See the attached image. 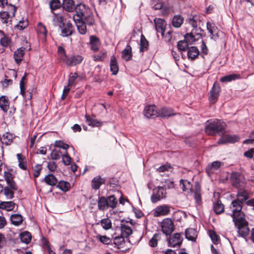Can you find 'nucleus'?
Returning a JSON list of instances; mask_svg holds the SVG:
<instances>
[{
  "mask_svg": "<svg viewBox=\"0 0 254 254\" xmlns=\"http://www.w3.org/2000/svg\"><path fill=\"white\" fill-rule=\"evenodd\" d=\"M181 185H182L183 191L191 193L193 194L196 206H201L202 204L201 197V188L200 184L198 182H195L193 186L191 182L187 180L181 179L180 181Z\"/></svg>",
  "mask_w": 254,
  "mask_h": 254,
  "instance_id": "obj_1",
  "label": "nucleus"
},
{
  "mask_svg": "<svg viewBox=\"0 0 254 254\" xmlns=\"http://www.w3.org/2000/svg\"><path fill=\"white\" fill-rule=\"evenodd\" d=\"M76 13L73 15V20L85 21L88 25H93L95 20L92 10L85 4L80 3L76 6Z\"/></svg>",
  "mask_w": 254,
  "mask_h": 254,
  "instance_id": "obj_2",
  "label": "nucleus"
},
{
  "mask_svg": "<svg viewBox=\"0 0 254 254\" xmlns=\"http://www.w3.org/2000/svg\"><path fill=\"white\" fill-rule=\"evenodd\" d=\"M226 124L218 120H208L205 127V132L209 135H224L226 132Z\"/></svg>",
  "mask_w": 254,
  "mask_h": 254,
  "instance_id": "obj_3",
  "label": "nucleus"
},
{
  "mask_svg": "<svg viewBox=\"0 0 254 254\" xmlns=\"http://www.w3.org/2000/svg\"><path fill=\"white\" fill-rule=\"evenodd\" d=\"M58 53L60 59L69 67L80 64L84 59V58L79 55H72L70 56L67 55L64 49L62 46L59 47Z\"/></svg>",
  "mask_w": 254,
  "mask_h": 254,
  "instance_id": "obj_4",
  "label": "nucleus"
},
{
  "mask_svg": "<svg viewBox=\"0 0 254 254\" xmlns=\"http://www.w3.org/2000/svg\"><path fill=\"white\" fill-rule=\"evenodd\" d=\"M230 182L232 186L237 189H244L246 187L247 181L244 175L238 172H232L230 176Z\"/></svg>",
  "mask_w": 254,
  "mask_h": 254,
  "instance_id": "obj_5",
  "label": "nucleus"
},
{
  "mask_svg": "<svg viewBox=\"0 0 254 254\" xmlns=\"http://www.w3.org/2000/svg\"><path fill=\"white\" fill-rule=\"evenodd\" d=\"M221 91V87L217 81H215L209 92V101L211 104H215L218 100Z\"/></svg>",
  "mask_w": 254,
  "mask_h": 254,
  "instance_id": "obj_6",
  "label": "nucleus"
},
{
  "mask_svg": "<svg viewBox=\"0 0 254 254\" xmlns=\"http://www.w3.org/2000/svg\"><path fill=\"white\" fill-rule=\"evenodd\" d=\"M162 232L166 236L171 235L175 229V225L173 220L169 218L164 219L161 224Z\"/></svg>",
  "mask_w": 254,
  "mask_h": 254,
  "instance_id": "obj_7",
  "label": "nucleus"
},
{
  "mask_svg": "<svg viewBox=\"0 0 254 254\" xmlns=\"http://www.w3.org/2000/svg\"><path fill=\"white\" fill-rule=\"evenodd\" d=\"M169 236L167 239L168 246L175 248L179 247L182 245L183 238L181 233H176Z\"/></svg>",
  "mask_w": 254,
  "mask_h": 254,
  "instance_id": "obj_8",
  "label": "nucleus"
},
{
  "mask_svg": "<svg viewBox=\"0 0 254 254\" xmlns=\"http://www.w3.org/2000/svg\"><path fill=\"white\" fill-rule=\"evenodd\" d=\"M166 190L163 187H158L153 190V193L151 196V200L152 203H155L160 200L161 199L166 197Z\"/></svg>",
  "mask_w": 254,
  "mask_h": 254,
  "instance_id": "obj_9",
  "label": "nucleus"
},
{
  "mask_svg": "<svg viewBox=\"0 0 254 254\" xmlns=\"http://www.w3.org/2000/svg\"><path fill=\"white\" fill-rule=\"evenodd\" d=\"M171 206L167 204L159 205L155 208L153 211V214L154 217H160L166 216L171 212Z\"/></svg>",
  "mask_w": 254,
  "mask_h": 254,
  "instance_id": "obj_10",
  "label": "nucleus"
},
{
  "mask_svg": "<svg viewBox=\"0 0 254 254\" xmlns=\"http://www.w3.org/2000/svg\"><path fill=\"white\" fill-rule=\"evenodd\" d=\"M61 30V36L63 37H67L72 35L75 32L74 27L70 22L67 21L59 27Z\"/></svg>",
  "mask_w": 254,
  "mask_h": 254,
  "instance_id": "obj_11",
  "label": "nucleus"
},
{
  "mask_svg": "<svg viewBox=\"0 0 254 254\" xmlns=\"http://www.w3.org/2000/svg\"><path fill=\"white\" fill-rule=\"evenodd\" d=\"M227 214L230 215L232 218L235 226L243 224L244 222L247 221L245 218V214L242 210L237 212L234 211V212L227 213Z\"/></svg>",
  "mask_w": 254,
  "mask_h": 254,
  "instance_id": "obj_12",
  "label": "nucleus"
},
{
  "mask_svg": "<svg viewBox=\"0 0 254 254\" xmlns=\"http://www.w3.org/2000/svg\"><path fill=\"white\" fill-rule=\"evenodd\" d=\"M154 22L156 31L158 33H161L162 36L164 37L165 36V29L167 26L166 21L162 18H155L154 19Z\"/></svg>",
  "mask_w": 254,
  "mask_h": 254,
  "instance_id": "obj_13",
  "label": "nucleus"
},
{
  "mask_svg": "<svg viewBox=\"0 0 254 254\" xmlns=\"http://www.w3.org/2000/svg\"><path fill=\"white\" fill-rule=\"evenodd\" d=\"M206 28L210 33V39L216 41L219 38L220 30L214 24L211 23L209 21L206 23Z\"/></svg>",
  "mask_w": 254,
  "mask_h": 254,
  "instance_id": "obj_14",
  "label": "nucleus"
},
{
  "mask_svg": "<svg viewBox=\"0 0 254 254\" xmlns=\"http://www.w3.org/2000/svg\"><path fill=\"white\" fill-rule=\"evenodd\" d=\"M144 116L148 118H155L158 116V110L154 105L146 106L143 111Z\"/></svg>",
  "mask_w": 254,
  "mask_h": 254,
  "instance_id": "obj_15",
  "label": "nucleus"
},
{
  "mask_svg": "<svg viewBox=\"0 0 254 254\" xmlns=\"http://www.w3.org/2000/svg\"><path fill=\"white\" fill-rule=\"evenodd\" d=\"M177 114L174 112V110L170 107H164L158 110V117L162 118H168L174 116Z\"/></svg>",
  "mask_w": 254,
  "mask_h": 254,
  "instance_id": "obj_16",
  "label": "nucleus"
},
{
  "mask_svg": "<svg viewBox=\"0 0 254 254\" xmlns=\"http://www.w3.org/2000/svg\"><path fill=\"white\" fill-rule=\"evenodd\" d=\"M248 224V222L246 221L244 222L243 224L235 226L238 229L239 236H241L243 238H245L248 236L250 233Z\"/></svg>",
  "mask_w": 254,
  "mask_h": 254,
  "instance_id": "obj_17",
  "label": "nucleus"
},
{
  "mask_svg": "<svg viewBox=\"0 0 254 254\" xmlns=\"http://www.w3.org/2000/svg\"><path fill=\"white\" fill-rule=\"evenodd\" d=\"M240 137L237 135L227 134L224 137H221L218 141V144H223L226 143H235L240 140Z\"/></svg>",
  "mask_w": 254,
  "mask_h": 254,
  "instance_id": "obj_18",
  "label": "nucleus"
},
{
  "mask_svg": "<svg viewBox=\"0 0 254 254\" xmlns=\"http://www.w3.org/2000/svg\"><path fill=\"white\" fill-rule=\"evenodd\" d=\"M90 47L91 50L94 52H97L99 49L101 45V42L98 37L95 35H91L89 37Z\"/></svg>",
  "mask_w": 254,
  "mask_h": 254,
  "instance_id": "obj_19",
  "label": "nucleus"
},
{
  "mask_svg": "<svg viewBox=\"0 0 254 254\" xmlns=\"http://www.w3.org/2000/svg\"><path fill=\"white\" fill-rule=\"evenodd\" d=\"M3 177L7 185L9 187L15 190H17V186L13 180V175L9 171H5L4 172Z\"/></svg>",
  "mask_w": 254,
  "mask_h": 254,
  "instance_id": "obj_20",
  "label": "nucleus"
},
{
  "mask_svg": "<svg viewBox=\"0 0 254 254\" xmlns=\"http://www.w3.org/2000/svg\"><path fill=\"white\" fill-rule=\"evenodd\" d=\"M105 182V178H102L100 175L97 176L93 178L91 181V187L94 190H98L100 189L101 186L104 184Z\"/></svg>",
  "mask_w": 254,
  "mask_h": 254,
  "instance_id": "obj_21",
  "label": "nucleus"
},
{
  "mask_svg": "<svg viewBox=\"0 0 254 254\" xmlns=\"http://www.w3.org/2000/svg\"><path fill=\"white\" fill-rule=\"evenodd\" d=\"M25 48L24 47H20L18 48L14 53L13 57L15 63L19 65L22 61L25 52Z\"/></svg>",
  "mask_w": 254,
  "mask_h": 254,
  "instance_id": "obj_22",
  "label": "nucleus"
},
{
  "mask_svg": "<svg viewBox=\"0 0 254 254\" xmlns=\"http://www.w3.org/2000/svg\"><path fill=\"white\" fill-rule=\"evenodd\" d=\"M238 192L236 195L237 198L242 203H244L248 200L250 198V194L249 191L244 189H237Z\"/></svg>",
  "mask_w": 254,
  "mask_h": 254,
  "instance_id": "obj_23",
  "label": "nucleus"
},
{
  "mask_svg": "<svg viewBox=\"0 0 254 254\" xmlns=\"http://www.w3.org/2000/svg\"><path fill=\"white\" fill-rule=\"evenodd\" d=\"M223 165V163L219 161H214L207 166L205 171L208 175H210L213 173L214 171L217 170Z\"/></svg>",
  "mask_w": 254,
  "mask_h": 254,
  "instance_id": "obj_24",
  "label": "nucleus"
},
{
  "mask_svg": "<svg viewBox=\"0 0 254 254\" xmlns=\"http://www.w3.org/2000/svg\"><path fill=\"white\" fill-rule=\"evenodd\" d=\"M14 138L15 136L13 134L6 132L1 136V142L2 145H10L13 142Z\"/></svg>",
  "mask_w": 254,
  "mask_h": 254,
  "instance_id": "obj_25",
  "label": "nucleus"
},
{
  "mask_svg": "<svg viewBox=\"0 0 254 254\" xmlns=\"http://www.w3.org/2000/svg\"><path fill=\"white\" fill-rule=\"evenodd\" d=\"M62 7L64 9L68 12L76 11L75 2L73 0H63Z\"/></svg>",
  "mask_w": 254,
  "mask_h": 254,
  "instance_id": "obj_26",
  "label": "nucleus"
},
{
  "mask_svg": "<svg viewBox=\"0 0 254 254\" xmlns=\"http://www.w3.org/2000/svg\"><path fill=\"white\" fill-rule=\"evenodd\" d=\"M197 237V232L194 228H188L185 231V237L189 241L195 242Z\"/></svg>",
  "mask_w": 254,
  "mask_h": 254,
  "instance_id": "obj_27",
  "label": "nucleus"
},
{
  "mask_svg": "<svg viewBox=\"0 0 254 254\" xmlns=\"http://www.w3.org/2000/svg\"><path fill=\"white\" fill-rule=\"evenodd\" d=\"M199 54L200 52L197 47L192 46L188 48L187 56L189 60H194Z\"/></svg>",
  "mask_w": 254,
  "mask_h": 254,
  "instance_id": "obj_28",
  "label": "nucleus"
},
{
  "mask_svg": "<svg viewBox=\"0 0 254 254\" xmlns=\"http://www.w3.org/2000/svg\"><path fill=\"white\" fill-rule=\"evenodd\" d=\"M16 157L18 162V167L23 170H27V162L25 156L21 153L16 154Z\"/></svg>",
  "mask_w": 254,
  "mask_h": 254,
  "instance_id": "obj_29",
  "label": "nucleus"
},
{
  "mask_svg": "<svg viewBox=\"0 0 254 254\" xmlns=\"http://www.w3.org/2000/svg\"><path fill=\"white\" fill-rule=\"evenodd\" d=\"M110 71L113 75H116L119 70V67L117 60L114 55L111 57L110 63Z\"/></svg>",
  "mask_w": 254,
  "mask_h": 254,
  "instance_id": "obj_30",
  "label": "nucleus"
},
{
  "mask_svg": "<svg viewBox=\"0 0 254 254\" xmlns=\"http://www.w3.org/2000/svg\"><path fill=\"white\" fill-rule=\"evenodd\" d=\"M37 32L39 37L46 41L47 35V30L46 26L41 22H39L37 26Z\"/></svg>",
  "mask_w": 254,
  "mask_h": 254,
  "instance_id": "obj_31",
  "label": "nucleus"
},
{
  "mask_svg": "<svg viewBox=\"0 0 254 254\" xmlns=\"http://www.w3.org/2000/svg\"><path fill=\"white\" fill-rule=\"evenodd\" d=\"M85 118L88 126L92 127H100L103 125V122L91 118L87 115H85Z\"/></svg>",
  "mask_w": 254,
  "mask_h": 254,
  "instance_id": "obj_32",
  "label": "nucleus"
},
{
  "mask_svg": "<svg viewBox=\"0 0 254 254\" xmlns=\"http://www.w3.org/2000/svg\"><path fill=\"white\" fill-rule=\"evenodd\" d=\"M9 100L6 96L2 95L0 97V108L4 113H6L9 107Z\"/></svg>",
  "mask_w": 254,
  "mask_h": 254,
  "instance_id": "obj_33",
  "label": "nucleus"
},
{
  "mask_svg": "<svg viewBox=\"0 0 254 254\" xmlns=\"http://www.w3.org/2000/svg\"><path fill=\"white\" fill-rule=\"evenodd\" d=\"M132 57L131 47L128 44L122 51V57L124 60L127 62L132 59Z\"/></svg>",
  "mask_w": 254,
  "mask_h": 254,
  "instance_id": "obj_34",
  "label": "nucleus"
},
{
  "mask_svg": "<svg viewBox=\"0 0 254 254\" xmlns=\"http://www.w3.org/2000/svg\"><path fill=\"white\" fill-rule=\"evenodd\" d=\"M243 203L239 201L237 199L233 200L229 208L231 211V212H237L239 211H242L243 208Z\"/></svg>",
  "mask_w": 254,
  "mask_h": 254,
  "instance_id": "obj_35",
  "label": "nucleus"
},
{
  "mask_svg": "<svg viewBox=\"0 0 254 254\" xmlns=\"http://www.w3.org/2000/svg\"><path fill=\"white\" fill-rule=\"evenodd\" d=\"M125 244V238L121 235L115 237L114 238L113 242H112V246H114V248H116L117 249H119L121 248H123Z\"/></svg>",
  "mask_w": 254,
  "mask_h": 254,
  "instance_id": "obj_36",
  "label": "nucleus"
},
{
  "mask_svg": "<svg viewBox=\"0 0 254 254\" xmlns=\"http://www.w3.org/2000/svg\"><path fill=\"white\" fill-rule=\"evenodd\" d=\"M76 24L78 32L82 35H85L87 32L86 22L82 20H74Z\"/></svg>",
  "mask_w": 254,
  "mask_h": 254,
  "instance_id": "obj_37",
  "label": "nucleus"
},
{
  "mask_svg": "<svg viewBox=\"0 0 254 254\" xmlns=\"http://www.w3.org/2000/svg\"><path fill=\"white\" fill-rule=\"evenodd\" d=\"M121 236L124 238L128 237L132 233L131 227L127 224H121Z\"/></svg>",
  "mask_w": 254,
  "mask_h": 254,
  "instance_id": "obj_38",
  "label": "nucleus"
},
{
  "mask_svg": "<svg viewBox=\"0 0 254 254\" xmlns=\"http://www.w3.org/2000/svg\"><path fill=\"white\" fill-rule=\"evenodd\" d=\"M15 205V203L13 201H0V209L10 211L13 210Z\"/></svg>",
  "mask_w": 254,
  "mask_h": 254,
  "instance_id": "obj_39",
  "label": "nucleus"
},
{
  "mask_svg": "<svg viewBox=\"0 0 254 254\" xmlns=\"http://www.w3.org/2000/svg\"><path fill=\"white\" fill-rule=\"evenodd\" d=\"M97 203L98 209L100 210L104 211L109 208L107 203V199L105 196H102L99 197Z\"/></svg>",
  "mask_w": 254,
  "mask_h": 254,
  "instance_id": "obj_40",
  "label": "nucleus"
},
{
  "mask_svg": "<svg viewBox=\"0 0 254 254\" xmlns=\"http://www.w3.org/2000/svg\"><path fill=\"white\" fill-rule=\"evenodd\" d=\"M23 217L19 214H14L10 216L11 223L16 226L20 225L23 222Z\"/></svg>",
  "mask_w": 254,
  "mask_h": 254,
  "instance_id": "obj_41",
  "label": "nucleus"
},
{
  "mask_svg": "<svg viewBox=\"0 0 254 254\" xmlns=\"http://www.w3.org/2000/svg\"><path fill=\"white\" fill-rule=\"evenodd\" d=\"M241 78V75L239 74H231L222 77L220 78V81L222 82H230L232 80L240 79Z\"/></svg>",
  "mask_w": 254,
  "mask_h": 254,
  "instance_id": "obj_42",
  "label": "nucleus"
},
{
  "mask_svg": "<svg viewBox=\"0 0 254 254\" xmlns=\"http://www.w3.org/2000/svg\"><path fill=\"white\" fill-rule=\"evenodd\" d=\"M46 183L51 186H54L58 183V180L52 174L47 175L44 179Z\"/></svg>",
  "mask_w": 254,
  "mask_h": 254,
  "instance_id": "obj_43",
  "label": "nucleus"
},
{
  "mask_svg": "<svg viewBox=\"0 0 254 254\" xmlns=\"http://www.w3.org/2000/svg\"><path fill=\"white\" fill-rule=\"evenodd\" d=\"M213 208L216 214H220L224 212V205L220 200H218L215 203H214Z\"/></svg>",
  "mask_w": 254,
  "mask_h": 254,
  "instance_id": "obj_44",
  "label": "nucleus"
},
{
  "mask_svg": "<svg viewBox=\"0 0 254 254\" xmlns=\"http://www.w3.org/2000/svg\"><path fill=\"white\" fill-rule=\"evenodd\" d=\"M19 237L21 241L26 244L30 243L32 239L31 233L27 231H24L20 233L19 235Z\"/></svg>",
  "mask_w": 254,
  "mask_h": 254,
  "instance_id": "obj_45",
  "label": "nucleus"
},
{
  "mask_svg": "<svg viewBox=\"0 0 254 254\" xmlns=\"http://www.w3.org/2000/svg\"><path fill=\"white\" fill-rule=\"evenodd\" d=\"M161 239V234L160 233H155L153 235L152 238L149 241V245L152 248L157 246L158 242Z\"/></svg>",
  "mask_w": 254,
  "mask_h": 254,
  "instance_id": "obj_46",
  "label": "nucleus"
},
{
  "mask_svg": "<svg viewBox=\"0 0 254 254\" xmlns=\"http://www.w3.org/2000/svg\"><path fill=\"white\" fill-rule=\"evenodd\" d=\"M12 17L9 16V13L6 11L0 12V18L4 24H7L9 22V24H11V20L10 19Z\"/></svg>",
  "mask_w": 254,
  "mask_h": 254,
  "instance_id": "obj_47",
  "label": "nucleus"
},
{
  "mask_svg": "<svg viewBox=\"0 0 254 254\" xmlns=\"http://www.w3.org/2000/svg\"><path fill=\"white\" fill-rule=\"evenodd\" d=\"M99 224L101 225L104 229L106 230L111 229L112 227L111 221L108 218L102 219L100 222L96 223L97 225Z\"/></svg>",
  "mask_w": 254,
  "mask_h": 254,
  "instance_id": "obj_48",
  "label": "nucleus"
},
{
  "mask_svg": "<svg viewBox=\"0 0 254 254\" xmlns=\"http://www.w3.org/2000/svg\"><path fill=\"white\" fill-rule=\"evenodd\" d=\"M53 13L54 14L53 22L56 23L59 27L60 26L63 25L65 23L64 22V16L59 13H55L53 12Z\"/></svg>",
  "mask_w": 254,
  "mask_h": 254,
  "instance_id": "obj_49",
  "label": "nucleus"
},
{
  "mask_svg": "<svg viewBox=\"0 0 254 254\" xmlns=\"http://www.w3.org/2000/svg\"><path fill=\"white\" fill-rule=\"evenodd\" d=\"M208 233L212 242L214 245H217L220 243V237L216 234L215 231L210 230L209 231Z\"/></svg>",
  "mask_w": 254,
  "mask_h": 254,
  "instance_id": "obj_50",
  "label": "nucleus"
},
{
  "mask_svg": "<svg viewBox=\"0 0 254 254\" xmlns=\"http://www.w3.org/2000/svg\"><path fill=\"white\" fill-rule=\"evenodd\" d=\"M148 41L146 39L145 37L142 35L140 38L139 51L141 52L147 51L148 50Z\"/></svg>",
  "mask_w": 254,
  "mask_h": 254,
  "instance_id": "obj_51",
  "label": "nucleus"
},
{
  "mask_svg": "<svg viewBox=\"0 0 254 254\" xmlns=\"http://www.w3.org/2000/svg\"><path fill=\"white\" fill-rule=\"evenodd\" d=\"M96 238L103 244L108 245L111 246H113L112 240L110 238L107 237L106 235L102 236L100 234H98L97 235Z\"/></svg>",
  "mask_w": 254,
  "mask_h": 254,
  "instance_id": "obj_52",
  "label": "nucleus"
},
{
  "mask_svg": "<svg viewBox=\"0 0 254 254\" xmlns=\"http://www.w3.org/2000/svg\"><path fill=\"white\" fill-rule=\"evenodd\" d=\"M183 21L184 18L181 15H175L172 21V25L176 28H179L182 25Z\"/></svg>",
  "mask_w": 254,
  "mask_h": 254,
  "instance_id": "obj_53",
  "label": "nucleus"
},
{
  "mask_svg": "<svg viewBox=\"0 0 254 254\" xmlns=\"http://www.w3.org/2000/svg\"><path fill=\"white\" fill-rule=\"evenodd\" d=\"M0 32L3 34V36L0 39V45L3 47H7L11 43V38L5 35L2 31Z\"/></svg>",
  "mask_w": 254,
  "mask_h": 254,
  "instance_id": "obj_54",
  "label": "nucleus"
},
{
  "mask_svg": "<svg viewBox=\"0 0 254 254\" xmlns=\"http://www.w3.org/2000/svg\"><path fill=\"white\" fill-rule=\"evenodd\" d=\"M57 187L62 191L66 192L70 189V184L67 182L61 181L58 183Z\"/></svg>",
  "mask_w": 254,
  "mask_h": 254,
  "instance_id": "obj_55",
  "label": "nucleus"
},
{
  "mask_svg": "<svg viewBox=\"0 0 254 254\" xmlns=\"http://www.w3.org/2000/svg\"><path fill=\"white\" fill-rule=\"evenodd\" d=\"M28 21L27 19L23 18L22 20H20L18 24L15 25L14 28L20 31L23 30L25 29L28 26Z\"/></svg>",
  "mask_w": 254,
  "mask_h": 254,
  "instance_id": "obj_56",
  "label": "nucleus"
},
{
  "mask_svg": "<svg viewBox=\"0 0 254 254\" xmlns=\"http://www.w3.org/2000/svg\"><path fill=\"white\" fill-rule=\"evenodd\" d=\"M107 199V203L108 207L114 209L116 207L118 201L114 195H111L106 197Z\"/></svg>",
  "mask_w": 254,
  "mask_h": 254,
  "instance_id": "obj_57",
  "label": "nucleus"
},
{
  "mask_svg": "<svg viewBox=\"0 0 254 254\" xmlns=\"http://www.w3.org/2000/svg\"><path fill=\"white\" fill-rule=\"evenodd\" d=\"M50 7L51 11H53L60 8L62 6V3L59 0H51L50 1Z\"/></svg>",
  "mask_w": 254,
  "mask_h": 254,
  "instance_id": "obj_58",
  "label": "nucleus"
},
{
  "mask_svg": "<svg viewBox=\"0 0 254 254\" xmlns=\"http://www.w3.org/2000/svg\"><path fill=\"white\" fill-rule=\"evenodd\" d=\"M189 43L187 41L185 40H181L178 42L177 47L180 51H186L188 50Z\"/></svg>",
  "mask_w": 254,
  "mask_h": 254,
  "instance_id": "obj_59",
  "label": "nucleus"
},
{
  "mask_svg": "<svg viewBox=\"0 0 254 254\" xmlns=\"http://www.w3.org/2000/svg\"><path fill=\"white\" fill-rule=\"evenodd\" d=\"M3 190L4 194L7 198L12 199L14 197V192L12 190H14L11 189L8 186L3 188Z\"/></svg>",
  "mask_w": 254,
  "mask_h": 254,
  "instance_id": "obj_60",
  "label": "nucleus"
},
{
  "mask_svg": "<svg viewBox=\"0 0 254 254\" xmlns=\"http://www.w3.org/2000/svg\"><path fill=\"white\" fill-rule=\"evenodd\" d=\"M185 40L190 44H192L195 42L196 38L195 37V35H194L193 30H192L190 33L186 34L185 36Z\"/></svg>",
  "mask_w": 254,
  "mask_h": 254,
  "instance_id": "obj_61",
  "label": "nucleus"
},
{
  "mask_svg": "<svg viewBox=\"0 0 254 254\" xmlns=\"http://www.w3.org/2000/svg\"><path fill=\"white\" fill-rule=\"evenodd\" d=\"M78 77L76 72L71 73L68 80V86H72L76 84V79Z\"/></svg>",
  "mask_w": 254,
  "mask_h": 254,
  "instance_id": "obj_62",
  "label": "nucleus"
},
{
  "mask_svg": "<svg viewBox=\"0 0 254 254\" xmlns=\"http://www.w3.org/2000/svg\"><path fill=\"white\" fill-rule=\"evenodd\" d=\"M208 53V49L206 45L205 42L203 40H202L201 45V53H200V55L203 58H205V56L207 55Z\"/></svg>",
  "mask_w": 254,
  "mask_h": 254,
  "instance_id": "obj_63",
  "label": "nucleus"
},
{
  "mask_svg": "<svg viewBox=\"0 0 254 254\" xmlns=\"http://www.w3.org/2000/svg\"><path fill=\"white\" fill-rule=\"evenodd\" d=\"M54 146L58 148H63L66 151L69 147V146L67 144L65 143L62 140H56L55 142Z\"/></svg>",
  "mask_w": 254,
  "mask_h": 254,
  "instance_id": "obj_64",
  "label": "nucleus"
}]
</instances>
